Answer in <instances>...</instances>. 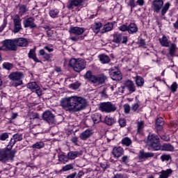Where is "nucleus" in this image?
<instances>
[{
  "mask_svg": "<svg viewBox=\"0 0 178 178\" xmlns=\"http://www.w3.org/2000/svg\"><path fill=\"white\" fill-rule=\"evenodd\" d=\"M99 59L103 65L109 63L111 62V58H109L108 56H107L106 54L99 55Z\"/></svg>",
  "mask_w": 178,
  "mask_h": 178,
  "instance_id": "cd10ccee",
  "label": "nucleus"
},
{
  "mask_svg": "<svg viewBox=\"0 0 178 178\" xmlns=\"http://www.w3.org/2000/svg\"><path fill=\"white\" fill-rule=\"evenodd\" d=\"M83 151L70 152L67 154L68 159H76L77 156H81Z\"/></svg>",
  "mask_w": 178,
  "mask_h": 178,
  "instance_id": "b1692460",
  "label": "nucleus"
},
{
  "mask_svg": "<svg viewBox=\"0 0 178 178\" xmlns=\"http://www.w3.org/2000/svg\"><path fill=\"white\" fill-rule=\"evenodd\" d=\"M122 88H127L128 91L131 94L136 91V85L134 82L128 79L124 82Z\"/></svg>",
  "mask_w": 178,
  "mask_h": 178,
  "instance_id": "4468645a",
  "label": "nucleus"
},
{
  "mask_svg": "<svg viewBox=\"0 0 178 178\" xmlns=\"http://www.w3.org/2000/svg\"><path fill=\"white\" fill-rule=\"evenodd\" d=\"M70 86L72 88H73V90H77L79 89L80 86H81V83H80L79 82H75L74 83H72Z\"/></svg>",
  "mask_w": 178,
  "mask_h": 178,
  "instance_id": "8fccbe9b",
  "label": "nucleus"
},
{
  "mask_svg": "<svg viewBox=\"0 0 178 178\" xmlns=\"http://www.w3.org/2000/svg\"><path fill=\"white\" fill-rule=\"evenodd\" d=\"M93 123L97 124L99 123V122H102L101 120L102 115L99 113H95L91 116Z\"/></svg>",
  "mask_w": 178,
  "mask_h": 178,
  "instance_id": "72a5a7b5",
  "label": "nucleus"
},
{
  "mask_svg": "<svg viewBox=\"0 0 178 178\" xmlns=\"http://www.w3.org/2000/svg\"><path fill=\"white\" fill-rule=\"evenodd\" d=\"M34 22H35V19L33 17H29L24 20L23 24L24 29H27L28 27H29V29H36L37 24H35Z\"/></svg>",
  "mask_w": 178,
  "mask_h": 178,
  "instance_id": "ddd939ff",
  "label": "nucleus"
},
{
  "mask_svg": "<svg viewBox=\"0 0 178 178\" xmlns=\"http://www.w3.org/2000/svg\"><path fill=\"white\" fill-rule=\"evenodd\" d=\"M39 86L37 84L36 82H31L27 84V88L31 90L33 92L35 90L36 88H38Z\"/></svg>",
  "mask_w": 178,
  "mask_h": 178,
  "instance_id": "e433bc0d",
  "label": "nucleus"
},
{
  "mask_svg": "<svg viewBox=\"0 0 178 178\" xmlns=\"http://www.w3.org/2000/svg\"><path fill=\"white\" fill-rule=\"evenodd\" d=\"M45 49L48 51V52H54V49L49 48L48 46H45L44 49H40L39 51V54L41 56H42V58L44 59V60H47L48 62H51L52 60L51 58L54 56L52 54H47L45 52Z\"/></svg>",
  "mask_w": 178,
  "mask_h": 178,
  "instance_id": "6e6552de",
  "label": "nucleus"
},
{
  "mask_svg": "<svg viewBox=\"0 0 178 178\" xmlns=\"http://www.w3.org/2000/svg\"><path fill=\"white\" fill-rule=\"evenodd\" d=\"M132 143L131 139L129 137H125L122 140V145H126V147H130V145Z\"/></svg>",
  "mask_w": 178,
  "mask_h": 178,
  "instance_id": "ea45409f",
  "label": "nucleus"
},
{
  "mask_svg": "<svg viewBox=\"0 0 178 178\" xmlns=\"http://www.w3.org/2000/svg\"><path fill=\"white\" fill-rule=\"evenodd\" d=\"M139 44L140 47H145V45H147V44L145 43V40L143 38H140L139 40Z\"/></svg>",
  "mask_w": 178,
  "mask_h": 178,
  "instance_id": "0e129e2a",
  "label": "nucleus"
},
{
  "mask_svg": "<svg viewBox=\"0 0 178 178\" xmlns=\"http://www.w3.org/2000/svg\"><path fill=\"white\" fill-rule=\"evenodd\" d=\"M173 172L172 169H167L166 170H162L160 172V175L159 178H168L171 173Z\"/></svg>",
  "mask_w": 178,
  "mask_h": 178,
  "instance_id": "2f4dec72",
  "label": "nucleus"
},
{
  "mask_svg": "<svg viewBox=\"0 0 178 178\" xmlns=\"http://www.w3.org/2000/svg\"><path fill=\"white\" fill-rule=\"evenodd\" d=\"M7 24H8V20L3 19V24L0 26V33H2L3 30L5 29V27H6Z\"/></svg>",
  "mask_w": 178,
  "mask_h": 178,
  "instance_id": "864d4df0",
  "label": "nucleus"
},
{
  "mask_svg": "<svg viewBox=\"0 0 178 178\" xmlns=\"http://www.w3.org/2000/svg\"><path fill=\"white\" fill-rule=\"evenodd\" d=\"M112 154L114 158H120L124 154V150H123L122 147H115L113 149Z\"/></svg>",
  "mask_w": 178,
  "mask_h": 178,
  "instance_id": "4be33fe9",
  "label": "nucleus"
},
{
  "mask_svg": "<svg viewBox=\"0 0 178 178\" xmlns=\"http://www.w3.org/2000/svg\"><path fill=\"white\" fill-rule=\"evenodd\" d=\"M170 90L172 92H176V90H177V83L174 82L171 85Z\"/></svg>",
  "mask_w": 178,
  "mask_h": 178,
  "instance_id": "5fc2aeb1",
  "label": "nucleus"
},
{
  "mask_svg": "<svg viewBox=\"0 0 178 178\" xmlns=\"http://www.w3.org/2000/svg\"><path fill=\"white\" fill-rule=\"evenodd\" d=\"M22 140H23V134H16L13 135L8 145L10 147H11V148H13V145H15V144H16V143H17L19 141H22Z\"/></svg>",
  "mask_w": 178,
  "mask_h": 178,
  "instance_id": "aec40b11",
  "label": "nucleus"
},
{
  "mask_svg": "<svg viewBox=\"0 0 178 178\" xmlns=\"http://www.w3.org/2000/svg\"><path fill=\"white\" fill-rule=\"evenodd\" d=\"M162 6H163V0H154L152 3V8L156 13H159Z\"/></svg>",
  "mask_w": 178,
  "mask_h": 178,
  "instance_id": "2eb2a0df",
  "label": "nucleus"
},
{
  "mask_svg": "<svg viewBox=\"0 0 178 178\" xmlns=\"http://www.w3.org/2000/svg\"><path fill=\"white\" fill-rule=\"evenodd\" d=\"M92 134H94V131L91 129H88L80 134L79 138H81L82 141H86V140H88Z\"/></svg>",
  "mask_w": 178,
  "mask_h": 178,
  "instance_id": "a211bd4d",
  "label": "nucleus"
},
{
  "mask_svg": "<svg viewBox=\"0 0 178 178\" xmlns=\"http://www.w3.org/2000/svg\"><path fill=\"white\" fill-rule=\"evenodd\" d=\"M102 122L105 123L108 126H112L115 124V118H111V116H106L104 118V120L102 121Z\"/></svg>",
  "mask_w": 178,
  "mask_h": 178,
  "instance_id": "473e14b6",
  "label": "nucleus"
},
{
  "mask_svg": "<svg viewBox=\"0 0 178 178\" xmlns=\"http://www.w3.org/2000/svg\"><path fill=\"white\" fill-rule=\"evenodd\" d=\"M84 31H86V29L78 26H72L69 29L70 34H74V35H81Z\"/></svg>",
  "mask_w": 178,
  "mask_h": 178,
  "instance_id": "dca6fc26",
  "label": "nucleus"
},
{
  "mask_svg": "<svg viewBox=\"0 0 178 178\" xmlns=\"http://www.w3.org/2000/svg\"><path fill=\"white\" fill-rule=\"evenodd\" d=\"M6 138H9V135L8 133H3L1 135H0V140H1V141H5Z\"/></svg>",
  "mask_w": 178,
  "mask_h": 178,
  "instance_id": "603ef678",
  "label": "nucleus"
},
{
  "mask_svg": "<svg viewBox=\"0 0 178 178\" xmlns=\"http://www.w3.org/2000/svg\"><path fill=\"white\" fill-rule=\"evenodd\" d=\"M139 108L140 104H138V103H134L131 106V109L132 111H134V112H136V111H138Z\"/></svg>",
  "mask_w": 178,
  "mask_h": 178,
  "instance_id": "4d7b16f0",
  "label": "nucleus"
},
{
  "mask_svg": "<svg viewBox=\"0 0 178 178\" xmlns=\"http://www.w3.org/2000/svg\"><path fill=\"white\" fill-rule=\"evenodd\" d=\"M69 65L72 67V69H74V72H76L77 73H80L81 70H84V69H86V66H87L86 60L80 58H72L70 60Z\"/></svg>",
  "mask_w": 178,
  "mask_h": 178,
  "instance_id": "20e7f679",
  "label": "nucleus"
},
{
  "mask_svg": "<svg viewBox=\"0 0 178 178\" xmlns=\"http://www.w3.org/2000/svg\"><path fill=\"white\" fill-rule=\"evenodd\" d=\"M162 149L163 151H170V152H173L175 151V147L170 144H164L162 146Z\"/></svg>",
  "mask_w": 178,
  "mask_h": 178,
  "instance_id": "4c0bfd02",
  "label": "nucleus"
},
{
  "mask_svg": "<svg viewBox=\"0 0 178 178\" xmlns=\"http://www.w3.org/2000/svg\"><path fill=\"white\" fill-rule=\"evenodd\" d=\"M83 77L86 80L92 83V84H104L106 80V76L104 74L95 76L92 74V72L91 70L87 71Z\"/></svg>",
  "mask_w": 178,
  "mask_h": 178,
  "instance_id": "7ed1b4c3",
  "label": "nucleus"
},
{
  "mask_svg": "<svg viewBox=\"0 0 178 178\" xmlns=\"http://www.w3.org/2000/svg\"><path fill=\"white\" fill-rule=\"evenodd\" d=\"M13 23L14 29L13 31L16 34V33H19L22 30V19H20L18 15H16L13 18Z\"/></svg>",
  "mask_w": 178,
  "mask_h": 178,
  "instance_id": "f8f14e48",
  "label": "nucleus"
},
{
  "mask_svg": "<svg viewBox=\"0 0 178 178\" xmlns=\"http://www.w3.org/2000/svg\"><path fill=\"white\" fill-rule=\"evenodd\" d=\"M136 3L140 6H143L144 5L145 1H144V0H137Z\"/></svg>",
  "mask_w": 178,
  "mask_h": 178,
  "instance_id": "69168bd1",
  "label": "nucleus"
},
{
  "mask_svg": "<svg viewBox=\"0 0 178 178\" xmlns=\"http://www.w3.org/2000/svg\"><path fill=\"white\" fill-rule=\"evenodd\" d=\"M109 74L112 80L115 81H120V80H122V72H120L119 70L115 71L111 70L109 72Z\"/></svg>",
  "mask_w": 178,
  "mask_h": 178,
  "instance_id": "6ab92c4d",
  "label": "nucleus"
},
{
  "mask_svg": "<svg viewBox=\"0 0 178 178\" xmlns=\"http://www.w3.org/2000/svg\"><path fill=\"white\" fill-rule=\"evenodd\" d=\"M70 40H71V41H74L75 42H77V41H79V40H84V36H74V37H70Z\"/></svg>",
  "mask_w": 178,
  "mask_h": 178,
  "instance_id": "de8ad7c7",
  "label": "nucleus"
},
{
  "mask_svg": "<svg viewBox=\"0 0 178 178\" xmlns=\"http://www.w3.org/2000/svg\"><path fill=\"white\" fill-rule=\"evenodd\" d=\"M3 67L7 70H10V69H12V64L9 63H4L3 64Z\"/></svg>",
  "mask_w": 178,
  "mask_h": 178,
  "instance_id": "6e6d98bb",
  "label": "nucleus"
},
{
  "mask_svg": "<svg viewBox=\"0 0 178 178\" xmlns=\"http://www.w3.org/2000/svg\"><path fill=\"white\" fill-rule=\"evenodd\" d=\"M99 109L102 112H105L106 113H111L115 112L118 108L116 105L112 104L111 102H102L99 104Z\"/></svg>",
  "mask_w": 178,
  "mask_h": 178,
  "instance_id": "0eeeda50",
  "label": "nucleus"
},
{
  "mask_svg": "<svg viewBox=\"0 0 178 178\" xmlns=\"http://www.w3.org/2000/svg\"><path fill=\"white\" fill-rule=\"evenodd\" d=\"M16 151L12 150V146L8 145L7 147L0 149V162L5 163L8 161H13Z\"/></svg>",
  "mask_w": 178,
  "mask_h": 178,
  "instance_id": "f03ea898",
  "label": "nucleus"
},
{
  "mask_svg": "<svg viewBox=\"0 0 178 178\" xmlns=\"http://www.w3.org/2000/svg\"><path fill=\"white\" fill-rule=\"evenodd\" d=\"M71 141L72 143H73V144H74L75 145H79V138L77 136H73L71 138Z\"/></svg>",
  "mask_w": 178,
  "mask_h": 178,
  "instance_id": "13d9d810",
  "label": "nucleus"
},
{
  "mask_svg": "<svg viewBox=\"0 0 178 178\" xmlns=\"http://www.w3.org/2000/svg\"><path fill=\"white\" fill-rule=\"evenodd\" d=\"M113 29V23L112 22H108V24H106L103 29H102V34L105 33H108V31H112Z\"/></svg>",
  "mask_w": 178,
  "mask_h": 178,
  "instance_id": "bb28decb",
  "label": "nucleus"
},
{
  "mask_svg": "<svg viewBox=\"0 0 178 178\" xmlns=\"http://www.w3.org/2000/svg\"><path fill=\"white\" fill-rule=\"evenodd\" d=\"M28 56L30 59H33L34 62L40 63V60L37 58V54H35V50L34 49H31L28 54Z\"/></svg>",
  "mask_w": 178,
  "mask_h": 178,
  "instance_id": "c85d7f7f",
  "label": "nucleus"
},
{
  "mask_svg": "<svg viewBox=\"0 0 178 178\" xmlns=\"http://www.w3.org/2000/svg\"><path fill=\"white\" fill-rule=\"evenodd\" d=\"M138 31V27L134 23H131L128 26V33L129 34H134Z\"/></svg>",
  "mask_w": 178,
  "mask_h": 178,
  "instance_id": "393cba45",
  "label": "nucleus"
},
{
  "mask_svg": "<svg viewBox=\"0 0 178 178\" xmlns=\"http://www.w3.org/2000/svg\"><path fill=\"white\" fill-rule=\"evenodd\" d=\"M177 46L175 44H171L170 47L168 48V54L172 57L175 56L176 52H177Z\"/></svg>",
  "mask_w": 178,
  "mask_h": 178,
  "instance_id": "a878e982",
  "label": "nucleus"
},
{
  "mask_svg": "<svg viewBox=\"0 0 178 178\" xmlns=\"http://www.w3.org/2000/svg\"><path fill=\"white\" fill-rule=\"evenodd\" d=\"M26 12H27V6H26L25 5L20 6L19 15H21V16H23V15H24V13H26Z\"/></svg>",
  "mask_w": 178,
  "mask_h": 178,
  "instance_id": "a18cd8bd",
  "label": "nucleus"
},
{
  "mask_svg": "<svg viewBox=\"0 0 178 178\" xmlns=\"http://www.w3.org/2000/svg\"><path fill=\"white\" fill-rule=\"evenodd\" d=\"M159 42L162 45V47H169V41L168 40V38H166V36L165 35L163 36L162 38L159 39Z\"/></svg>",
  "mask_w": 178,
  "mask_h": 178,
  "instance_id": "c9c22d12",
  "label": "nucleus"
},
{
  "mask_svg": "<svg viewBox=\"0 0 178 178\" xmlns=\"http://www.w3.org/2000/svg\"><path fill=\"white\" fill-rule=\"evenodd\" d=\"M169 8H170V3L168 2L161 9V16H165V15H166V13L169 10Z\"/></svg>",
  "mask_w": 178,
  "mask_h": 178,
  "instance_id": "58836bf2",
  "label": "nucleus"
},
{
  "mask_svg": "<svg viewBox=\"0 0 178 178\" xmlns=\"http://www.w3.org/2000/svg\"><path fill=\"white\" fill-rule=\"evenodd\" d=\"M3 47H4L7 51H17L15 39L4 40L3 42Z\"/></svg>",
  "mask_w": 178,
  "mask_h": 178,
  "instance_id": "1a4fd4ad",
  "label": "nucleus"
},
{
  "mask_svg": "<svg viewBox=\"0 0 178 178\" xmlns=\"http://www.w3.org/2000/svg\"><path fill=\"white\" fill-rule=\"evenodd\" d=\"M24 77L23 72H12L9 76L8 78L10 80L13 81H16L13 83L15 87H18V86H22L23 84V81L22 80Z\"/></svg>",
  "mask_w": 178,
  "mask_h": 178,
  "instance_id": "423d86ee",
  "label": "nucleus"
},
{
  "mask_svg": "<svg viewBox=\"0 0 178 178\" xmlns=\"http://www.w3.org/2000/svg\"><path fill=\"white\" fill-rule=\"evenodd\" d=\"M77 173L73 172L72 174L69 175L66 178H74L76 177Z\"/></svg>",
  "mask_w": 178,
  "mask_h": 178,
  "instance_id": "774afa93",
  "label": "nucleus"
},
{
  "mask_svg": "<svg viewBox=\"0 0 178 178\" xmlns=\"http://www.w3.org/2000/svg\"><path fill=\"white\" fill-rule=\"evenodd\" d=\"M84 0H70L67 3V8L69 10L74 9L76 6H80Z\"/></svg>",
  "mask_w": 178,
  "mask_h": 178,
  "instance_id": "f3484780",
  "label": "nucleus"
},
{
  "mask_svg": "<svg viewBox=\"0 0 178 178\" xmlns=\"http://www.w3.org/2000/svg\"><path fill=\"white\" fill-rule=\"evenodd\" d=\"M60 104L67 112L76 113L87 108V100L84 97L71 96L63 98L60 102Z\"/></svg>",
  "mask_w": 178,
  "mask_h": 178,
  "instance_id": "f257e3e1",
  "label": "nucleus"
},
{
  "mask_svg": "<svg viewBox=\"0 0 178 178\" xmlns=\"http://www.w3.org/2000/svg\"><path fill=\"white\" fill-rule=\"evenodd\" d=\"M101 27H102V23L95 22V24L92 25L91 29L94 33L98 34L101 31Z\"/></svg>",
  "mask_w": 178,
  "mask_h": 178,
  "instance_id": "7c9ffc66",
  "label": "nucleus"
},
{
  "mask_svg": "<svg viewBox=\"0 0 178 178\" xmlns=\"http://www.w3.org/2000/svg\"><path fill=\"white\" fill-rule=\"evenodd\" d=\"M165 124V122L163 121V118H159L156 120V127L158 131H161L162 130V127Z\"/></svg>",
  "mask_w": 178,
  "mask_h": 178,
  "instance_id": "c756f323",
  "label": "nucleus"
},
{
  "mask_svg": "<svg viewBox=\"0 0 178 178\" xmlns=\"http://www.w3.org/2000/svg\"><path fill=\"white\" fill-rule=\"evenodd\" d=\"M111 178H124V177L122 174H116Z\"/></svg>",
  "mask_w": 178,
  "mask_h": 178,
  "instance_id": "338daca9",
  "label": "nucleus"
},
{
  "mask_svg": "<svg viewBox=\"0 0 178 178\" xmlns=\"http://www.w3.org/2000/svg\"><path fill=\"white\" fill-rule=\"evenodd\" d=\"M84 175V172L83 170H80L78 174L75 176V178H82Z\"/></svg>",
  "mask_w": 178,
  "mask_h": 178,
  "instance_id": "e2e57ef3",
  "label": "nucleus"
},
{
  "mask_svg": "<svg viewBox=\"0 0 178 178\" xmlns=\"http://www.w3.org/2000/svg\"><path fill=\"white\" fill-rule=\"evenodd\" d=\"M15 43L17 47H28L29 46V40L24 38H15Z\"/></svg>",
  "mask_w": 178,
  "mask_h": 178,
  "instance_id": "5701e85b",
  "label": "nucleus"
},
{
  "mask_svg": "<svg viewBox=\"0 0 178 178\" xmlns=\"http://www.w3.org/2000/svg\"><path fill=\"white\" fill-rule=\"evenodd\" d=\"M120 162L124 163V165H127L129 163V156H123L121 158Z\"/></svg>",
  "mask_w": 178,
  "mask_h": 178,
  "instance_id": "09e8293b",
  "label": "nucleus"
},
{
  "mask_svg": "<svg viewBox=\"0 0 178 178\" xmlns=\"http://www.w3.org/2000/svg\"><path fill=\"white\" fill-rule=\"evenodd\" d=\"M124 113H130V105L129 104H124Z\"/></svg>",
  "mask_w": 178,
  "mask_h": 178,
  "instance_id": "bf43d9fd",
  "label": "nucleus"
},
{
  "mask_svg": "<svg viewBox=\"0 0 178 178\" xmlns=\"http://www.w3.org/2000/svg\"><path fill=\"white\" fill-rule=\"evenodd\" d=\"M144 129V121L138 122V133H140L141 130Z\"/></svg>",
  "mask_w": 178,
  "mask_h": 178,
  "instance_id": "49530a36",
  "label": "nucleus"
},
{
  "mask_svg": "<svg viewBox=\"0 0 178 178\" xmlns=\"http://www.w3.org/2000/svg\"><path fill=\"white\" fill-rule=\"evenodd\" d=\"M147 141L149 147L153 148L154 151H159L161 149V143L159 142V137L155 134L149 135Z\"/></svg>",
  "mask_w": 178,
  "mask_h": 178,
  "instance_id": "39448f33",
  "label": "nucleus"
},
{
  "mask_svg": "<svg viewBox=\"0 0 178 178\" xmlns=\"http://www.w3.org/2000/svg\"><path fill=\"white\" fill-rule=\"evenodd\" d=\"M118 123L120 127H124L126 126V119L121 118L118 120Z\"/></svg>",
  "mask_w": 178,
  "mask_h": 178,
  "instance_id": "3c124183",
  "label": "nucleus"
},
{
  "mask_svg": "<svg viewBox=\"0 0 178 178\" xmlns=\"http://www.w3.org/2000/svg\"><path fill=\"white\" fill-rule=\"evenodd\" d=\"M58 13H59V10H58V9H54L49 11V15L53 18L58 17Z\"/></svg>",
  "mask_w": 178,
  "mask_h": 178,
  "instance_id": "c03bdc74",
  "label": "nucleus"
},
{
  "mask_svg": "<svg viewBox=\"0 0 178 178\" xmlns=\"http://www.w3.org/2000/svg\"><path fill=\"white\" fill-rule=\"evenodd\" d=\"M136 84L138 87H143L144 86V78L140 76H136Z\"/></svg>",
  "mask_w": 178,
  "mask_h": 178,
  "instance_id": "f704fd0d",
  "label": "nucleus"
},
{
  "mask_svg": "<svg viewBox=\"0 0 178 178\" xmlns=\"http://www.w3.org/2000/svg\"><path fill=\"white\" fill-rule=\"evenodd\" d=\"M127 36H123L119 33L113 34V42H115V44H120V42H122V44H127Z\"/></svg>",
  "mask_w": 178,
  "mask_h": 178,
  "instance_id": "9b49d317",
  "label": "nucleus"
},
{
  "mask_svg": "<svg viewBox=\"0 0 178 178\" xmlns=\"http://www.w3.org/2000/svg\"><path fill=\"white\" fill-rule=\"evenodd\" d=\"M74 166L73 164H68L66 165L65 166H63L62 168V172H67L68 170H72V169H74Z\"/></svg>",
  "mask_w": 178,
  "mask_h": 178,
  "instance_id": "37998d69",
  "label": "nucleus"
},
{
  "mask_svg": "<svg viewBox=\"0 0 178 178\" xmlns=\"http://www.w3.org/2000/svg\"><path fill=\"white\" fill-rule=\"evenodd\" d=\"M44 144L42 142H38L32 145V148H35L36 149H41L44 148Z\"/></svg>",
  "mask_w": 178,
  "mask_h": 178,
  "instance_id": "a19ab883",
  "label": "nucleus"
},
{
  "mask_svg": "<svg viewBox=\"0 0 178 178\" xmlns=\"http://www.w3.org/2000/svg\"><path fill=\"white\" fill-rule=\"evenodd\" d=\"M34 92H35L37 94L38 97H41L42 95V91H41L40 90V86L38 87V88L35 89Z\"/></svg>",
  "mask_w": 178,
  "mask_h": 178,
  "instance_id": "680f3d73",
  "label": "nucleus"
},
{
  "mask_svg": "<svg viewBox=\"0 0 178 178\" xmlns=\"http://www.w3.org/2000/svg\"><path fill=\"white\" fill-rule=\"evenodd\" d=\"M120 31H129V26L126 25H122L121 26L119 27Z\"/></svg>",
  "mask_w": 178,
  "mask_h": 178,
  "instance_id": "052dcab7",
  "label": "nucleus"
},
{
  "mask_svg": "<svg viewBox=\"0 0 178 178\" xmlns=\"http://www.w3.org/2000/svg\"><path fill=\"white\" fill-rule=\"evenodd\" d=\"M42 118L49 124H54L55 123V115L49 111H45L43 113Z\"/></svg>",
  "mask_w": 178,
  "mask_h": 178,
  "instance_id": "9d476101",
  "label": "nucleus"
},
{
  "mask_svg": "<svg viewBox=\"0 0 178 178\" xmlns=\"http://www.w3.org/2000/svg\"><path fill=\"white\" fill-rule=\"evenodd\" d=\"M154 154L153 152H145L144 150H140L138 153V158L140 161L141 159H148V158H152Z\"/></svg>",
  "mask_w": 178,
  "mask_h": 178,
  "instance_id": "412c9836",
  "label": "nucleus"
},
{
  "mask_svg": "<svg viewBox=\"0 0 178 178\" xmlns=\"http://www.w3.org/2000/svg\"><path fill=\"white\" fill-rule=\"evenodd\" d=\"M170 159H172V156H170V154H162L161 156V160L162 161V162H165L170 161Z\"/></svg>",
  "mask_w": 178,
  "mask_h": 178,
  "instance_id": "79ce46f5",
  "label": "nucleus"
}]
</instances>
